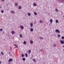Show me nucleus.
Here are the masks:
<instances>
[{
	"label": "nucleus",
	"mask_w": 64,
	"mask_h": 64,
	"mask_svg": "<svg viewBox=\"0 0 64 64\" xmlns=\"http://www.w3.org/2000/svg\"><path fill=\"white\" fill-rule=\"evenodd\" d=\"M56 32L57 33H60V30L58 29H56Z\"/></svg>",
	"instance_id": "1"
},
{
	"label": "nucleus",
	"mask_w": 64,
	"mask_h": 64,
	"mask_svg": "<svg viewBox=\"0 0 64 64\" xmlns=\"http://www.w3.org/2000/svg\"><path fill=\"white\" fill-rule=\"evenodd\" d=\"M60 42L62 43V44H64V42L63 40H60Z\"/></svg>",
	"instance_id": "2"
},
{
	"label": "nucleus",
	"mask_w": 64,
	"mask_h": 64,
	"mask_svg": "<svg viewBox=\"0 0 64 64\" xmlns=\"http://www.w3.org/2000/svg\"><path fill=\"white\" fill-rule=\"evenodd\" d=\"M50 22L51 24L53 22V20H52V19H50Z\"/></svg>",
	"instance_id": "3"
},
{
	"label": "nucleus",
	"mask_w": 64,
	"mask_h": 64,
	"mask_svg": "<svg viewBox=\"0 0 64 64\" xmlns=\"http://www.w3.org/2000/svg\"><path fill=\"white\" fill-rule=\"evenodd\" d=\"M13 60V59H12V58L8 60L9 62H11V61H12Z\"/></svg>",
	"instance_id": "4"
},
{
	"label": "nucleus",
	"mask_w": 64,
	"mask_h": 64,
	"mask_svg": "<svg viewBox=\"0 0 64 64\" xmlns=\"http://www.w3.org/2000/svg\"><path fill=\"white\" fill-rule=\"evenodd\" d=\"M33 24L32 23H31L30 24V26L31 27H32L33 26Z\"/></svg>",
	"instance_id": "5"
},
{
	"label": "nucleus",
	"mask_w": 64,
	"mask_h": 64,
	"mask_svg": "<svg viewBox=\"0 0 64 64\" xmlns=\"http://www.w3.org/2000/svg\"><path fill=\"white\" fill-rule=\"evenodd\" d=\"M20 27H21V29H24V26H20Z\"/></svg>",
	"instance_id": "6"
},
{
	"label": "nucleus",
	"mask_w": 64,
	"mask_h": 64,
	"mask_svg": "<svg viewBox=\"0 0 64 64\" xmlns=\"http://www.w3.org/2000/svg\"><path fill=\"white\" fill-rule=\"evenodd\" d=\"M30 44H32L33 43V41H32V40H30Z\"/></svg>",
	"instance_id": "7"
},
{
	"label": "nucleus",
	"mask_w": 64,
	"mask_h": 64,
	"mask_svg": "<svg viewBox=\"0 0 64 64\" xmlns=\"http://www.w3.org/2000/svg\"><path fill=\"white\" fill-rule=\"evenodd\" d=\"M30 31L31 32H33V28H32L30 29Z\"/></svg>",
	"instance_id": "8"
},
{
	"label": "nucleus",
	"mask_w": 64,
	"mask_h": 64,
	"mask_svg": "<svg viewBox=\"0 0 64 64\" xmlns=\"http://www.w3.org/2000/svg\"><path fill=\"white\" fill-rule=\"evenodd\" d=\"M22 60L23 61H25V60H26V59H25V58H22Z\"/></svg>",
	"instance_id": "9"
},
{
	"label": "nucleus",
	"mask_w": 64,
	"mask_h": 64,
	"mask_svg": "<svg viewBox=\"0 0 64 64\" xmlns=\"http://www.w3.org/2000/svg\"><path fill=\"white\" fill-rule=\"evenodd\" d=\"M12 34H14V33H15V32L14 31H12Z\"/></svg>",
	"instance_id": "10"
},
{
	"label": "nucleus",
	"mask_w": 64,
	"mask_h": 64,
	"mask_svg": "<svg viewBox=\"0 0 64 64\" xmlns=\"http://www.w3.org/2000/svg\"><path fill=\"white\" fill-rule=\"evenodd\" d=\"M21 8H22V7H21V6H19L18 9H21Z\"/></svg>",
	"instance_id": "11"
},
{
	"label": "nucleus",
	"mask_w": 64,
	"mask_h": 64,
	"mask_svg": "<svg viewBox=\"0 0 64 64\" xmlns=\"http://www.w3.org/2000/svg\"><path fill=\"white\" fill-rule=\"evenodd\" d=\"M56 23H58L59 22V21H58V20H56Z\"/></svg>",
	"instance_id": "12"
},
{
	"label": "nucleus",
	"mask_w": 64,
	"mask_h": 64,
	"mask_svg": "<svg viewBox=\"0 0 64 64\" xmlns=\"http://www.w3.org/2000/svg\"><path fill=\"white\" fill-rule=\"evenodd\" d=\"M15 6H18V4H17V3H15Z\"/></svg>",
	"instance_id": "13"
},
{
	"label": "nucleus",
	"mask_w": 64,
	"mask_h": 64,
	"mask_svg": "<svg viewBox=\"0 0 64 64\" xmlns=\"http://www.w3.org/2000/svg\"><path fill=\"white\" fill-rule=\"evenodd\" d=\"M28 16H30L31 15V14L29 12H28Z\"/></svg>",
	"instance_id": "14"
},
{
	"label": "nucleus",
	"mask_w": 64,
	"mask_h": 64,
	"mask_svg": "<svg viewBox=\"0 0 64 64\" xmlns=\"http://www.w3.org/2000/svg\"><path fill=\"white\" fill-rule=\"evenodd\" d=\"M55 11H57V12L59 11V10H58L57 8H56Z\"/></svg>",
	"instance_id": "15"
},
{
	"label": "nucleus",
	"mask_w": 64,
	"mask_h": 64,
	"mask_svg": "<svg viewBox=\"0 0 64 64\" xmlns=\"http://www.w3.org/2000/svg\"><path fill=\"white\" fill-rule=\"evenodd\" d=\"M33 5L34 6H36V4L35 3H34L33 4Z\"/></svg>",
	"instance_id": "16"
},
{
	"label": "nucleus",
	"mask_w": 64,
	"mask_h": 64,
	"mask_svg": "<svg viewBox=\"0 0 64 64\" xmlns=\"http://www.w3.org/2000/svg\"><path fill=\"white\" fill-rule=\"evenodd\" d=\"M40 23H43V22H42V21L41 20H40Z\"/></svg>",
	"instance_id": "17"
},
{
	"label": "nucleus",
	"mask_w": 64,
	"mask_h": 64,
	"mask_svg": "<svg viewBox=\"0 0 64 64\" xmlns=\"http://www.w3.org/2000/svg\"><path fill=\"white\" fill-rule=\"evenodd\" d=\"M42 52V49H40V50L39 52Z\"/></svg>",
	"instance_id": "18"
},
{
	"label": "nucleus",
	"mask_w": 64,
	"mask_h": 64,
	"mask_svg": "<svg viewBox=\"0 0 64 64\" xmlns=\"http://www.w3.org/2000/svg\"><path fill=\"white\" fill-rule=\"evenodd\" d=\"M24 56H25V55H24V54H22V57H24Z\"/></svg>",
	"instance_id": "19"
},
{
	"label": "nucleus",
	"mask_w": 64,
	"mask_h": 64,
	"mask_svg": "<svg viewBox=\"0 0 64 64\" xmlns=\"http://www.w3.org/2000/svg\"><path fill=\"white\" fill-rule=\"evenodd\" d=\"M28 54H30V53H31V50H28Z\"/></svg>",
	"instance_id": "20"
},
{
	"label": "nucleus",
	"mask_w": 64,
	"mask_h": 64,
	"mask_svg": "<svg viewBox=\"0 0 64 64\" xmlns=\"http://www.w3.org/2000/svg\"><path fill=\"white\" fill-rule=\"evenodd\" d=\"M11 12H12V13H14V11H13V10H12L11 11Z\"/></svg>",
	"instance_id": "21"
},
{
	"label": "nucleus",
	"mask_w": 64,
	"mask_h": 64,
	"mask_svg": "<svg viewBox=\"0 0 64 64\" xmlns=\"http://www.w3.org/2000/svg\"><path fill=\"white\" fill-rule=\"evenodd\" d=\"M23 43L24 44H26V41H24Z\"/></svg>",
	"instance_id": "22"
},
{
	"label": "nucleus",
	"mask_w": 64,
	"mask_h": 64,
	"mask_svg": "<svg viewBox=\"0 0 64 64\" xmlns=\"http://www.w3.org/2000/svg\"><path fill=\"white\" fill-rule=\"evenodd\" d=\"M20 38H21L22 37V35L21 34H20Z\"/></svg>",
	"instance_id": "23"
},
{
	"label": "nucleus",
	"mask_w": 64,
	"mask_h": 64,
	"mask_svg": "<svg viewBox=\"0 0 64 64\" xmlns=\"http://www.w3.org/2000/svg\"><path fill=\"white\" fill-rule=\"evenodd\" d=\"M1 12L2 13H4V10H2Z\"/></svg>",
	"instance_id": "24"
},
{
	"label": "nucleus",
	"mask_w": 64,
	"mask_h": 64,
	"mask_svg": "<svg viewBox=\"0 0 64 64\" xmlns=\"http://www.w3.org/2000/svg\"><path fill=\"white\" fill-rule=\"evenodd\" d=\"M25 55L26 57H28V54H26Z\"/></svg>",
	"instance_id": "25"
},
{
	"label": "nucleus",
	"mask_w": 64,
	"mask_h": 64,
	"mask_svg": "<svg viewBox=\"0 0 64 64\" xmlns=\"http://www.w3.org/2000/svg\"><path fill=\"white\" fill-rule=\"evenodd\" d=\"M62 39H64V37L63 36H62Z\"/></svg>",
	"instance_id": "26"
},
{
	"label": "nucleus",
	"mask_w": 64,
	"mask_h": 64,
	"mask_svg": "<svg viewBox=\"0 0 64 64\" xmlns=\"http://www.w3.org/2000/svg\"><path fill=\"white\" fill-rule=\"evenodd\" d=\"M34 14L35 15H36V14H37V13H36V12H35L34 13Z\"/></svg>",
	"instance_id": "27"
},
{
	"label": "nucleus",
	"mask_w": 64,
	"mask_h": 64,
	"mask_svg": "<svg viewBox=\"0 0 64 64\" xmlns=\"http://www.w3.org/2000/svg\"><path fill=\"white\" fill-rule=\"evenodd\" d=\"M58 37H60V34H58Z\"/></svg>",
	"instance_id": "28"
},
{
	"label": "nucleus",
	"mask_w": 64,
	"mask_h": 64,
	"mask_svg": "<svg viewBox=\"0 0 64 64\" xmlns=\"http://www.w3.org/2000/svg\"><path fill=\"white\" fill-rule=\"evenodd\" d=\"M1 54H2V55H4V53L2 52H1Z\"/></svg>",
	"instance_id": "29"
},
{
	"label": "nucleus",
	"mask_w": 64,
	"mask_h": 64,
	"mask_svg": "<svg viewBox=\"0 0 64 64\" xmlns=\"http://www.w3.org/2000/svg\"><path fill=\"white\" fill-rule=\"evenodd\" d=\"M58 0V1H60L62 0V1L63 2V1H64V0Z\"/></svg>",
	"instance_id": "30"
},
{
	"label": "nucleus",
	"mask_w": 64,
	"mask_h": 64,
	"mask_svg": "<svg viewBox=\"0 0 64 64\" xmlns=\"http://www.w3.org/2000/svg\"><path fill=\"white\" fill-rule=\"evenodd\" d=\"M54 47H56V44H54Z\"/></svg>",
	"instance_id": "31"
},
{
	"label": "nucleus",
	"mask_w": 64,
	"mask_h": 64,
	"mask_svg": "<svg viewBox=\"0 0 64 64\" xmlns=\"http://www.w3.org/2000/svg\"><path fill=\"white\" fill-rule=\"evenodd\" d=\"M0 31H3V29H2V28H0Z\"/></svg>",
	"instance_id": "32"
},
{
	"label": "nucleus",
	"mask_w": 64,
	"mask_h": 64,
	"mask_svg": "<svg viewBox=\"0 0 64 64\" xmlns=\"http://www.w3.org/2000/svg\"><path fill=\"white\" fill-rule=\"evenodd\" d=\"M10 50H12V47L11 46H10Z\"/></svg>",
	"instance_id": "33"
},
{
	"label": "nucleus",
	"mask_w": 64,
	"mask_h": 64,
	"mask_svg": "<svg viewBox=\"0 0 64 64\" xmlns=\"http://www.w3.org/2000/svg\"><path fill=\"white\" fill-rule=\"evenodd\" d=\"M40 39H43V38L40 37Z\"/></svg>",
	"instance_id": "34"
},
{
	"label": "nucleus",
	"mask_w": 64,
	"mask_h": 64,
	"mask_svg": "<svg viewBox=\"0 0 64 64\" xmlns=\"http://www.w3.org/2000/svg\"><path fill=\"white\" fill-rule=\"evenodd\" d=\"M14 46H17V45H16V44H14Z\"/></svg>",
	"instance_id": "35"
},
{
	"label": "nucleus",
	"mask_w": 64,
	"mask_h": 64,
	"mask_svg": "<svg viewBox=\"0 0 64 64\" xmlns=\"http://www.w3.org/2000/svg\"><path fill=\"white\" fill-rule=\"evenodd\" d=\"M36 24V21H35V22L34 24Z\"/></svg>",
	"instance_id": "36"
},
{
	"label": "nucleus",
	"mask_w": 64,
	"mask_h": 64,
	"mask_svg": "<svg viewBox=\"0 0 64 64\" xmlns=\"http://www.w3.org/2000/svg\"><path fill=\"white\" fill-rule=\"evenodd\" d=\"M33 61H35V59H33Z\"/></svg>",
	"instance_id": "37"
},
{
	"label": "nucleus",
	"mask_w": 64,
	"mask_h": 64,
	"mask_svg": "<svg viewBox=\"0 0 64 64\" xmlns=\"http://www.w3.org/2000/svg\"><path fill=\"white\" fill-rule=\"evenodd\" d=\"M16 47L17 48H18V46L17 45V46H16Z\"/></svg>",
	"instance_id": "38"
},
{
	"label": "nucleus",
	"mask_w": 64,
	"mask_h": 64,
	"mask_svg": "<svg viewBox=\"0 0 64 64\" xmlns=\"http://www.w3.org/2000/svg\"><path fill=\"white\" fill-rule=\"evenodd\" d=\"M0 63H1V61H0Z\"/></svg>",
	"instance_id": "39"
},
{
	"label": "nucleus",
	"mask_w": 64,
	"mask_h": 64,
	"mask_svg": "<svg viewBox=\"0 0 64 64\" xmlns=\"http://www.w3.org/2000/svg\"><path fill=\"white\" fill-rule=\"evenodd\" d=\"M4 32H3V33H4Z\"/></svg>",
	"instance_id": "40"
},
{
	"label": "nucleus",
	"mask_w": 64,
	"mask_h": 64,
	"mask_svg": "<svg viewBox=\"0 0 64 64\" xmlns=\"http://www.w3.org/2000/svg\"><path fill=\"white\" fill-rule=\"evenodd\" d=\"M2 0V1H4V0Z\"/></svg>",
	"instance_id": "41"
},
{
	"label": "nucleus",
	"mask_w": 64,
	"mask_h": 64,
	"mask_svg": "<svg viewBox=\"0 0 64 64\" xmlns=\"http://www.w3.org/2000/svg\"><path fill=\"white\" fill-rule=\"evenodd\" d=\"M28 52V51H27V52Z\"/></svg>",
	"instance_id": "42"
},
{
	"label": "nucleus",
	"mask_w": 64,
	"mask_h": 64,
	"mask_svg": "<svg viewBox=\"0 0 64 64\" xmlns=\"http://www.w3.org/2000/svg\"><path fill=\"white\" fill-rule=\"evenodd\" d=\"M0 8H1V7L0 6Z\"/></svg>",
	"instance_id": "43"
}]
</instances>
